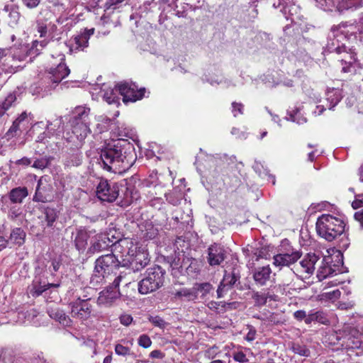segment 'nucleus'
I'll use <instances>...</instances> for the list:
<instances>
[{
    "mask_svg": "<svg viewBox=\"0 0 363 363\" xmlns=\"http://www.w3.org/2000/svg\"><path fill=\"white\" fill-rule=\"evenodd\" d=\"M136 158L133 145L127 140L118 139L101 150L99 164L109 172H116L129 169Z\"/></svg>",
    "mask_w": 363,
    "mask_h": 363,
    "instance_id": "f257e3e1",
    "label": "nucleus"
},
{
    "mask_svg": "<svg viewBox=\"0 0 363 363\" xmlns=\"http://www.w3.org/2000/svg\"><path fill=\"white\" fill-rule=\"evenodd\" d=\"M35 274L31 289L33 296H38L50 288H58L60 286V281L50 282L55 277V272L47 263L46 259L38 261L35 267Z\"/></svg>",
    "mask_w": 363,
    "mask_h": 363,
    "instance_id": "f03ea898",
    "label": "nucleus"
},
{
    "mask_svg": "<svg viewBox=\"0 0 363 363\" xmlns=\"http://www.w3.org/2000/svg\"><path fill=\"white\" fill-rule=\"evenodd\" d=\"M318 234L328 241H333L345 231L344 222L329 214L319 216L316 222Z\"/></svg>",
    "mask_w": 363,
    "mask_h": 363,
    "instance_id": "7ed1b4c3",
    "label": "nucleus"
},
{
    "mask_svg": "<svg viewBox=\"0 0 363 363\" xmlns=\"http://www.w3.org/2000/svg\"><path fill=\"white\" fill-rule=\"evenodd\" d=\"M164 274L165 271L160 266L148 268L138 284L139 293L147 294L159 289L164 284Z\"/></svg>",
    "mask_w": 363,
    "mask_h": 363,
    "instance_id": "20e7f679",
    "label": "nucleus"
},
{
    "mask_svg": "<svg viewBox=\"0 0 363 363\" xmlns=\"http://www.w3.org/2000/svg\"><path fill=\"white\" fill-rule=\"evenodd\" d=\"M94 274L92 278L96 282H101L106 275L113 273L120 266L121 262L113 253L102 255L96 260Z\"/></svg>",
    "mask_w": 363,
    "mask_h": 363,
    "instance_id": "39448f33",
    "label": "nucleus"
},
{
    "mask_svg": "<svg viewBox=\"0 0 363 363\" xmlns=\"http://www.w3.org/2000/svg\"><path fill=\"white\" fill-rule=\"evenodd\" d=\"M122 276L118 275L114 279L111 286H108L106 290L99 293L97 298V304L99 306H110L120 297L121 293L118 288Z\"/></svg>",
    "mask_w": 363,
    "mask_h": 363,
    "instance_id": "423d86ee",
    "label": "nucleus"
},
{
    "mask_svg": "<svg viewBox=\"0 0 363 363\" xmlns=\"http://www.w3.org/2000/svg\"><path fill=\"white\" fill-rule=\"evenodd\" d=\"M97 197L107 202H113L120 196L119 185L115 182L101 180L96 188Z\"/></svg>",
    "mask_w": 363,
    "mask_h": 363,
    "instance_id": "0eeeda50",
    "label": "nucleus"
},
{
    "mask_svg": "<svg viewBox=\"0 0 363 363\" xmlns=\"http://www.w3.org/2000/svg\"><path fill=\"white\" fill-rule=\"evenodd\" d=\"M118 93L123 96L124 102H134L141 99L145 93V89H138L135 84H129L123 82L118 84Z\"/></svg>",
    "mask_w": 363,
    "mask_h": 363,
    "instance_id": "6e6552de",
    "label": "nucleus"
},
{
    "mask_svg": "<svg viewBox=\"0 0 363 363\" xmlns=\"http://www.w3.org/2000/svg\"><path fill=\"white\" fill-rule=\"evenodd\" d=\"M47 43L45 40L38 42L35 40L33 42V45L30 48L26 45H21L19 48H13L12 52V58L14 61L22 62L26 60L30 55H38L40 53V49L38 46L40 45L41 48L46 45Z\"/></svg>",
    "mask_w": 363,
    "mask_h": 363,
    "instance_id": "1a4fd4ad",
    "label": "nucleus"
},
{
    "mask_svg": "<svg viewBox=\"0 0 363 363\" xmlns=\"http://www.w3.org/2000/svg\"><path fill=\"white\" fill-rule=\"evenodd\" d=\"M94 29L85 30L84 33L73 36L68 43V47L70 52H77L83 51L88 47L89 40L94 34Z\"/></svg>",
    "mask_w": 363,
    "mask_h": 363,
    "instance_id": "9d476101",
    "label": "nucleus"
},
{
    "mask_svg": "<svg viewBox=\"0 0 363 363\" xmlns=\"http://www.w3.org/2000/svg\"><path fill=\"white\" fill-rule=\"evenodd\" d=\"M60 62L55 67H52L48 72L49 79L55 84L60 83L63 79L69 75L70 70L65 61V55L63 54L58 55Z\"/></svg>",
    "mask_w": 363,
    "mask_h": 363,
    "instance_id": "9b49d317",
    "label": "nucleus"
},
{
    "mask_svg": "<svg viewBox=\"0 0 363 363\" xmlns=\"http://www.w3.org/2000/svg\"><path fill=\"white\" fill-rule=\"evenodd\" d=\"M226 257L227 251L221 245L213 243L208 247L207 262L211 267L221 264Z\"/></svg>",
    "mask_w": 363,
    "mask_h": 363,
    "instance_id": "f8f14e48",
    "label": "nucleus"
},
{
    "mask_svg": "<svg viewBox=\"0 0 363 363\" xmlns=\"http://www.w3.org/2000/svg\"><path fill=\"white\" fill-rule=\"evenodd\" d=\"M71 314L73 318L79 320L88 319L92 312V306L89 302L82 301H73L69 303Z\"/></svg>",
    "mask_w": 363,
    "mask_h": 363,
    "instance_id": "ddd939ff",
    "label": "nucleus"
},
{
    "mask_svg": "<svg viewBox=\"0 0 363 363\" xmlns=\"http://www.w3.org/2000/svg\"><path fill=\"white\" fill-rule=\"evenodd\" d=\"M52 186L45 177H40L38 182L35 193L33 200L36 202L45 203L51 200Z\"/></svg>",
    "mask_w": 363,
    "mask_h": 363,
    "instance_id": "4468645a",
    "label": "nucleus"
},
{
    "mask_svg": "<svg viewBox=\"0 0 363 363\" xmlns=\"http://www.w3.org/2000/svg\"><path fill=\"white\" fill-rule=\"evenodd\" d=\"M112 240L106 234H97L93 236L90 240V247L87 253L93 255L99 253L108 247H111Z\"/></svg>",
    "mask_w": 363,
    "mask_h": 363,
    "instance_id": "2eb2a0df",
    "label": "nucleus"
},
{
    "mask_svg": "<svg viewBox=\"0 0 363 363\" xmlns=\"http://www.w3.org/2000/svg\"><path fill=\"white\" fill-rule=\"evenodd\" d=\"M301 256L298 251H293L291 253H279L274 256V264L276 266H289L296 262Z\"/></svg>",
    "mask_w": 363,
    "mask_h": 363,
    "instance_id": "dca6fc26",
    "label": "nucleus"
},
{
    "mask_svg": "<svg viewBox=\"0 0 363 363\" xmlns=\"http://www.w3.org/2000/svg\"><path fill=\"white\" fill-rule=\"evenodd\" d=\"M132 239L128 238H124L119 239L115 242L112 240L111 247L112 253L116 255L118 258H123L126 257L127 248L132 246Z\"/></svg>",
    "mask_w": 363,
    "mask_h": 363,
    "instance_id": "f3484780",
    "label": "nucleus"
},
{
    "mask_svg": "<svg viewBox=\"0 0 363 363\" xmlns=\"http://www.w3.org/2000/svg\"><path fill=\"white\" fill-rule=\"evenodd\" d=\"M341 269L339 268V266L333 265L331 266L328 264V262L324 263V259L321 261V265L319 267L317 272V277L320 281L326 279L329 277H333L334 275L337 274L338 273H341Z\"/></svg>",
    "mask_w": 363,
    "mask_h": 363,
    "instance_id": "a211bd4d",
    "label": "nucleus"
},
{
    "mask_svg": "<svg viewBox=\"0 0 363 363\" xmlns=\"http://www.w3.org/2000/svg\"><path fill=\"white\" fill-rule=\"evenodd\" d=\"M272 269L269 265L259 267L255 269L253 278L255 283L260 286H264L270 279Z\"/></svg>",
    "mask_w": 363,
    "mask_h": 363,
    "instance_id": "6ab92c4d",
    "label": "nucleus"
},
{
    "mask_svg": "<svg viewBox=\"0 0 363 363\" xmlns=\"http://www.w3.org/2000/svg\"><path fill=\"white\" fill-rule=\"evenodd\" d=\"M331 33L333 37H336L338 33L345 35H352L358 33L356 23H348L347 22H343L339 25L334 26L331 28Z\"/></svg>",
    "mask_w": 363,
    "mask_h": 363,
    "instance_id": "aec40b11",
    "label": "nucleus"
},
{
    "mask_svg": "<svg viewBox=\"0 0 363 363\" xmlns=\"http://www.w3.org/2000/svg\"><path fill=\"white\" fill-rule=\"evenodd\" d=\"M89 124L90 122L71 123L72 127V133L80 142L84 141L87 135L91 133Z\"/></svg>",
    "mask_w": 363,
    "mask_h": 363,
    "instance_id": "412c9836",
    "label": "nucleus"
},
{
    "mask_svg": "<svg viewBox=\"0 0 363 363\" xmlns=\"http://www.w3.org/2000/svg\"><path fill=\"white\" fill-rule=\"evenodd\" d=\"M320 257L315 253H308L300 262L303 271L308 274H312L315 269V265L319 261Z\"/></svg>",
    "mask_w": 363,
    "mask_h": 363,
    "instance_id": "4be33fe9",
    "label": "nucleus"
},
{
    "mask_svg": "<svg viewBox=\"0 0 363 363\" xmlns=\"http://www.w3.org/2000/svg\"><path fill=\"white\" fill-rule=\"evenodd\" d=\"M4 11L9 13V25L11 27L16 26L21 16L18 6L14 4L6 5L4 8Z\"/></svg>",
    "mask_w": 363,
    "mask_h": 363,
    "instance_id": "5701e85b",
    "label": "nucleus"
},
{
    "mask_svg": "<svg viewBox=\"0 0 363 363\" xmlns=\"http://www.w3.org/2000/svg\"><path fill=\"white\" fill-rule=\"evenodd\" d=\"M90 108L84 106H78L74 108L72 113V118L70 123L75 122H90L89 121Z\"/></svg>",
    "mask_w": 363,
    "mask_h": 363,
    "instance_id": "b1692460",
    "label": "nucleus"
},
{
    "mask_svg": "<svg viewBox=\"0 0 363 363\" xmlns=\"http://www.w3.org/2000/svg\"><path fill=\"white\" fill-rule=\"evenodd\" d=\"M140 236L145 240H153L159 233V230L151 222H146L140 226Z\"/></svg>",
    "mask_w": 363,
    "mask_h": 363,
    "instance_id": "393cba45",
    "label": "nucleus"
},
{
    "mask_svg": "<svg viewBox=\"0 0 363 363\" xmlns=\"http://www.w3.org/2000/svg\"><path fill=\"white\" fill-rule=\"evenodd\" d=\"M184 298L186 301H194L197 298L196 294L191 289L182 288L178 291L172 292V299L174 301L182 300Z\"/></svg>",
    "mask_w": 363,
    "mask_h": 363,
    "instance_id": "a878e982",
    "label": "nucleus"
},
{
    "mask_svg": "<svg viewBox=\"0 0 363 363\" xmlns=\"http://www.w3.org/2000/svg\"><path fill=\"white\" fill-rule=\"evenodd\" d=\"M336 10L340 13L363 5V0H336Z\"/></svg>",
    "mask_w": 363,
    "mask_h": 363,
    "instance_id": "bb28decb",
    "label": "nucleus"
},
{
    "mask_svg": "<svg viewBox=\"0 0 363 363\" xmlns=\"http://www.w3.org/2000/svg\"><path fill=\"white\" fill-rule=\"evenodd\" d=\"M26 234L21 228H13L11 233L9 240V244L11 242L13 245L21 246L25 242Z\"/></svg>",
    "mask_w": 363,
    "mask_h": 363,
    "instance_id": "cd10ccee",
    "label": "nucleus"
},
{
    "mask_svg": "<svg viewBox=\"0 0 363 363\" xmlns=\"http://www.w3.org/2000/svg\"><path fill=\"white\" fill-rule=\"evenodd\" d=\"M82 154L79 150H74L67 152L65 160V165L71 167H77L82 164Z\"/></svg>",
    "mask_w": 363,
    "mask_h": 363,
    "instance_id": "c85d7f7f",
    "label": "nucleus"
},
{
    "mask_svg": "<svg viewBox=\"0 0 363 363\" xmlns=\"http://www.w3.org/2000/svg\"><path fill=\"white\" fill-rule=\"evenodd\" d=\"M49 315L51 318L58 321L64 326H69L72 320L62 310L59 308L52 309L49 311Z\"/></svg>",
    "mask_w": 363,
    "mask_h": 363,
    "instance_id": "c756f323",
    "label": "nucleus"
},
{
    "mask_svg": "<svg viewBox=\"0 0 363 363\" xmlns=\"http://www.w3.org/2000/svg\"><path fill=\"white\" fill-rule=\"evenodd\" d=\"M148 255L144 251H139V253L133 258L132 260L128 259V262L131 264H135V268L136 270H139L140 268L145 267L149 262Z\"/></svg>",
    "mask_w": 363,
    "mask_h": 363,
    "instance_id": "7c9ffc66",
    "label": "nucleus"
},
{
    "mask_svg": "<svg viewBox=\"0 0 363 363\" xmlns=\"http://www.w3.org/2000/svg\"><path fill=\"white\" fill-rule=\"evenodd\" d=\"M57 218V211L53 208L47 207L43 211V220L42 222L45 223L47 227H52Z\"/></svg>",
    "mask_w": 363,
    "mask_h": 363,
    "instance_id": "2f4dec72",
    "label": "nucleus"
},
{
    "mask_svg": "<svg viewBox=\"0 0 363 363\" xmlns=\"http://www.w3.org/2000/svg\"><path fill=\"white\" fill-rule=\"evenodd\" d=\"M28 194L26 187H18L10 191L9 198L13 203H21Z\"/></svg>",
    "mask_w": 363,
    "mask_h": 363,
    "instance_id": "473e14b6",
    "label": "nucleus"
},
{
    "mask_svg": "<svg viewBox=\"0 0 363 363\" xmlns=\"http://www.w3.org/2000/svg\"><path fill=\"white\" fill-rule=\"evenodd\" d=\"M120 196L117 199H120L122 206H129L133 201L132 191L125 186H119Z\"/></svg>",
    "mask_w": 363,
    "mask_h": 363,
    "instance_id": "72a5a7b5",
    "label": "nucleus"
},
{
    "mask_svg": "<svg viewBox=\"0 0 363 363\" xmlns=\"http://www.w3.org/2000/svg\"><path fill=\"white\" fill-rule=\"evenodd\" d=\"M89 238V235L84 230H79L74 238V243L76 248L79 251H83L85 250L87 245V240Z\"/></svg>",
    "mask_w": 363,
    "mask_h": 363,
    "instance_id": "f704fd0d",
    "label": "nucleus"
},
{
    "mask_svg": "<svg viewBox=\"0 0 363 363\" xmlns=\"http://www.w3.org/2000/svg\"><path fill=\"white\" fill-rule=\"evenodd\" d=\"M313 321H317L323 324H326L328 322L324 313L321 311L311 313L307 315V318L305 319V323L306 324H310Z\"/></svg>",
    "mask_w": 363,
    "mask_h": 363,
    "instance_id": "c9c22d12",
    "label": "nucleus"
},
{
    "mask_svg": "<svg viewBox=\"0 0 363 363\" xmlns=\"http://www.w3.org/2000/svg\"><path fill=\"white\" fill-rule=\"evenodd\" d=\"M340 91L338 90H332L327 93V101L330 103L329 109L334 108L341 100Z\"/></svg>",
    "mask_w": 363,
    "mask_h": 363,
    "instance_id": "e433bc0d",
    "label": "nucleus"
},
{
    "mask_svg": "<svg viewBox=\"0 0 363 363\" xmlns=\"http://www.w3.org/2000/svg\"><path fill=\"white\" fill-rule=\"evenodd\" d=\"M316 6L324 11H333L336 9V0H315Z\"/></svg>",
    "mask_w": 363,
    "mask_h": 363,
    "instance_id": "4c0bfd02",
    "label": "nucleus"
},
{
    "mask_svg": "<svg viewBox=\"0 0 363 363\" xmlns=\"http://www.w3.org/2000/svg\"><path fill=\"white\" fill-rule=\"evenodd\" d=\"M118 92V85L116 89H111L107 90L104 94V99L108 104H114L118 102V97L117 93Z\"/></svg>",
    "mask_w": 363,
    "mask_h": 363,
    "instance_id": "58836bf2",
    "label": "nucleus"
},
{
    "mask_svg": "<svg viewBox=\"0 0 363 363\" xmlns=\"http://www.w3.org/2000/svg\"><path fill=\"white\" fill-rule=\"evenodd\" d=\"M240 279V277L235 272L225 273L222 281L230 289L236 281Z\"/></svg>",
    "mask_w": 363,
    "mask_h": 363,
    "instance_id": "ea45409f",
    "label": "nucleus"
},
{
    "mask_svg": "<svg viewBox=\"0 0 363 363\" xmlns=\"http://www.w3.org/2000/svg\"><path fill=\"white\" fill-rule=\"evenodd\" d=\"M272 298V296L264 292H255L252 295L255 304L257 306H263L267 303V298Z\"/></svg>",
    "mask_w": 363,
    "mask_h": 363,
    "instance_id": "a19ab883",
    "label": "nucleus"
},
{
    "mask_svg": "<svg viewBox=\"0 0 363 363\" xmlns=\"http://www.w3.org/2000/svg\"><path fill=\"white\" fill-rule=\"evenodd\" d=\"M52 159V157H42L40 159H37L33 162L32 167L35 169H43L46 168L50 164Z\"/></svg>",
    "mask_w": 363,
    "mask_h": 363,
    "instance_id": "79ce46f5",
    "label": "nucleus"
},
{
    "mask_svg": "<svg viewBox=\"0 0 363 363\" xmlns=\"http://www.w3.org/2000/svg\"><path fill=\"white\" fill-rule=\"evenodd\" d=\"M115 352L119 356L126 357L132 354L130 347L121 343H117L115 345Z\"/></svg>",
    "mask_w": 363,
    "mask_h": 363,
    "instance_id": "37998d69",
    "label": "nucleus"
},
{
    "mask_svg": "<svg viewBox=\"0 0 363 363\" xmlns=\"http://www.w3.org/2000/svg\"><path fill=\"white\" fill-rule=\"evenodd\" d=\"M196 286L197 291L200 292L202 296H206L213 289V286L210 283L207 282L199 284Z\"/></svg>",
    "mask_w": 363,
    "mask_h": 363,
    "instance_id": "c03bdc74",
    "label": "nucleus"
},
{
    "mask_svg": "<svg viewBox=\"0 0 363 363\" xmlns=\"http://www.w3.org/2000/svg\"><path fill=\"white\" fill-rule=\"evenodd\" d=\"M292 350L294 353L301 356L308 357L310 354L309 350L305 346L299 344H294Z\"/></svg>",
    "mask_w": 363,
    "mask_h": 363,
    "instance_id": "a18cd8bd",
    "label": "nucleus"
},
{
    "mask_svg": "<svg viewBox=\"0 0 363 363\" xmlns=\"http://www.w3.org/2000/svg\"><path fill=\"white\" fill-rule=\"evenodd\" d=\"M149 320L153 325H155V327H158L161 329L165 328L166 326L168 325V323L165 322L162 318L158 315L151 316L149 318Z\"/></svg>",
    "mask_w": 363,
    "mask_h": 363,
    "instance_id": "49530a36",
    "label": "nucleus"
},
{
    "mask_svg": "<svg viewBox=\"0 0 363 363\" xmlns=\"http://www.w3.org/2000/svg\"><path fill=\"white\" fill-rule=\"evenodd\" d=\"M132 246H130L128 248H127V252H126V257H130V260H132L133 258H134L138 253H139V251H141L140 249L138 247L136 242H134V240L132 239Z\"/></svg>",
    "mask_w": 363,
    "mask_h": 363,
    "instance_id": "de8ad7c7",
    "label": "nucleus"
},
{
    "mask_svg": "<svg viewBox=\"0 0 363 363\" xmlns=\"http://www.w3.org/2000/svg\"><path fill=\"white\" fill-rule=\"evenodd\" d=\"M138 343L143 348H149L152 345V340L147 335L143 334L138 337Z\"/></svg>",
    "mask_w": 363,
    "mask_h": 363,
    "instance_id": "09e8293b",
    "label": "nucleus"
},
{
    "mask_svg": "<svg viewBox=\"0 0 363 363\" xmlns=\"http://www.w3.org/2000/svg\"><path fill=\"white\" fill-rule=\"evenodd\" d=\"M244 105L241 103H232V113L234 117H237L238 114H243Z\"/></svg>",
    "mask_w": 363,
    "mask_h": 363,
    "instance_id": "8fccbe9b",
    "label": "nucleus"
},
{
    "mask_svg": "<svg viewBox=\"0 0 363 363\" xmlns=\"http://www.w3.org/2000/svg\"><path fill=\"white\" fill-rule=\"evenodd\" d=\"M16 99V98L14 94H9L0 105V107H4L5 108V111L6 112V111L9 108V107L11 106L12 104L15 101Z\"/></svg>",
    "mask_w": 363,
    "mask_h": 363,
    "instance_id": "3c124183",
    "label": "nucleus"
},
{
    "mask_svg": "<svg viewBox=\"0 0 363 363\" xmlns=\"http://www.w3.org/2000/svg\"><path fill=\"white\" fill-rule=\"evenodd\" d=\"M37 31L40 34V37H46L48 33L47 25L39 21H37Z\"/></svg>",
    "mask_w": 363,
    "mask_h": 363,
    "instance_id": "603ef678",
    "label": "nucleus"
},
{
    "mask_svg": "<svg viewBox=\"0 0 363 363\" xmlns=\"http://www.w3.org/2000/svg\"><path fill=\"white\" fill-rule=\"evenodd\" d=\"M22 214V210L20 208L12 207L9 212V216L11 219L14 220Z\"/></svg>",
    "mask_w": 363,
    "mask_h": 363,
    "instance_id": "864d4df0",
    "label": "nucleus"
},
{
    "mask_svg": "<svg viewBox=\"0 0 363 363\" xmlns=\"http://www.w3.org/2000/svg\"><path fill=\"white\" fill-rule=\"evenodd\" d=\"M0 363H14V357L10 353L4 352L0 355Z\"/></svg>",
    "mask_w": 363,
    "mask_h": 363,
    "instance_id": "5fc2aeb1",
    "label": "nucleus"
},
{
    "mask_svg": "<svg viewBox=\"0 0 363 363\" xmlns=\"http://www.w3.org/2000/svg\"><path fill=\"white\" fill-rule=\"evenodd\" d=\"M229 289L228 286L221 281L217 289V297L218 298L223 297L224 294H226Z\"/></svg>",
    "mask_w": 363,
    "mask_h": 363,
    "instance_id": "6e6d98bb",
    "label": "nucleus"
},
{
    "mask_svg": "<svg viewBox=\"0 0 363 363\" xmlns=\"http://www.w3.org/2000/svg\"><path fill=\"white\" fill-rule=\"evenodd\" d=\"M119 319L121 323L125 326H128L133 321V317L129 314H123Z\"/></svg>",
    "mask_w": 363,
    "mask_h": 363,
    "instance_id": "4d7b16f0",
    "label": "nucleus"
},
{
    "mask_svg": "<svg viewBox=\"0 0 363 363\" xmlns=\"http://www.w3.org/2000/svg\"><path fill=\"white\" fill-rule=\"evenodd\" d=\"M41 0H22V2L24 6H26L28 9H35L36 8Z\"/></svg>",
    "mask_w": 363,
    "mask_h": 363,
    "instance_id": "13d9d810",
    "label": "nucleus"
},
{
    "mask_svg": "<svg viewBox=\"0 0 363 363\" xmlns=\"http://www.w3.org/2000/svg\"><path fill=\"white\" fill-rule=\"evenodd\" d=\"M290 120L293 122H296L298 124H303L306 122V118L300 116L299 113L296 112L294 115H290Z\"/></svg>",
    "mask_w": 363,
    "mask_h": 363,
    "instance_id": "bf43d9fd",
    "label": "nucleus"
},
{
    "mask_svg": "<svg viewBox=\"0 0 363 363\" xmlns=\"http://www.w3.org/2000/svg\"><path fill=\"white\" fill-rule=\"evenodd\" d=\"M233 359L235 361L242 363L247 362V359L246 358L245 354L242 352H234Z\"/></svg>",
    "mask_w": 363,
    "mask_h": 363,
    "instance_id": "052dcab7",
    "label": "nucleus"
},
{
    "mask_svg": "<svg viewBox=\"0 0 363 363\" xmlns=\"http://www.w3.org/2000/svg\"><path fill=\"white\" fill-rule=\"evenodd\" d=\"M46 262L50 266L55 273L59 270L61 266V263L56 259L46 260Z\"/></svg>",
    "mask_w": 363,
    "mask_h": 363,
    "instance_id": "680f3d73",
    "label": "nucleus"
},
{
    "mask_svg": "<svg viewBox=\"0 0 363 363\" xmlns=\"http://www.w3.org/2000/svg\"><path fill=\"white\" fill-rule=\"evenodd\" d=\"M354 218L359 223V228L363 229V209L356 212Z\"/></svg>",
    "mask_w": 363,
    "mask_h": 363,
    "instance_id": "e2e57ef3",
    "label": "nucleus"
},
{
    "mask_svg": "<svg viewBox=\"0 0 363 363\" xmlns=\"http://www.w3.org/2000/svg\"><path fill=\"white\" fill-rule=\"evenodd\" d=\"M167 201L171 204L176 206L179 203V199L174 197L172 193L165 194Z\"/></svg>",
    "mask_w": 363,
    "mask_h": 363,
    "instance_id": "0e129e2a",
    "label": "nucleus"
},
{
    "mask_svg": "<svg viewBox=\"0 0 363 363\" xmlns=\"http://www.w3.org/2000/svg\"><path fill=\"white\" fill-rule=\"evenodd\" d=\"M131 130L128 129L126 127H124V125H122L121 127H118V135L119 136H125L129 137L130 135Z\"/></svg>",
    "mask_w": 363,
    "mask_h": 363,
    "instance_id": "69168bd1",
    "label": "nucleus"
},
{
    "mask_svg": "<svg viewBox=\"0 0 363 363\" xmlns=\"http://www.w3.org/2000/svg\"><path fill=\"white\" fill-rule=\"evenodd\" d=\"M354 209H357L363 206V195H360L352 203Z\"/></svg>",
    "mask_w": 363,
    "mask_h": 363,
    "instance_id": "338daca9",
    "label": "nucleus"
},
{
    "mask_svg": "<svg viewBox=\"0 0 363 363\" xmlns=\"http://www.w3.org/2000/svg\"><path fill=\"white\" fill-rule=\"evenodd\" d=\"M218 352V347L216 346L211 347L206 351V356L209 359L215 357Z\"/></svg>",
    "mask_w": 363,
    "mask_h": 363,
    "instance_id": "774afa93",
    "label": "nucleus"
}]
</instances>
